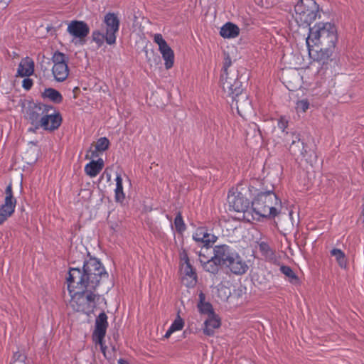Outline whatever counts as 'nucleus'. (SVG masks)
<instances>
[{"mask_svg":"<svg viewBox=\"0 0 364 364\" xmlns=\"http://www.w3.org/2000/svg\"><path fill=\"white\" fill-rule=\"evenodd\" d=\"M162 54V57L165 60L166 68L170 69L173 67L174 63V53L171 47L168 45L165 48L159 50Z\"/></svg>","mask_w":364,"mask_h":364,"instance_id":"obj_26","label":"nucleus"},{"mask_svg":"<svg viewBox=\"0 0 364 364\" xmlns=\"http://www.w3.org/2000/svg\"><path fill=\"white\" fill-rule=\"evenodd\" d=\"M14 213L13 210L4 208L0 205V225L3 224Z\"/></svg>","mask_w":364,"mask_h":364,"instance_id":"obj_36","label":"nucleus"},{"mask_svg":"<svg viewBox=\"0 0 364 364\" xmlns=\"http://www.w3.org/2000/svg\"><path fill=\"white\" fill-rule=\"evenodd\" d=\"M52 72L55 79L58 82L65 81L69 75V68L68 63L61 65L59 64L58 65H53L52 68Z\"/></svg>","mask_w":364,"mask_h":364,"instance_id":"obj_21","label":"nucleus"},{"mask_svg":"<svg viewBox=\"0 0 364 364\" xmlns=\"http://www.w3.org/2000/svg\"><path fill=\"white\" fill-rule=\"evenodd\" d=\"M221 325L220 318L215 314L209 316L204 322L203 333L206 336H213L214 330Z\"/></svg>","mask_w":364,"mask_h":364,"instance_id":"obj_17","label":"nucleus"},{"mask_svg":"<svg viewBox=\"0 0 364 364\" xmlns=\"http://www.w3.org/2000/svg\"><path fill=\"white\" fill-rule=\"evenodd\" d=\"M328 48V49L324 50V47L314 46L312 55L310 56L313 57L315 60L321 62L322 65H324L327 63L335 50L334 48Z\"/></svg>","mask_w":364,"mask_h":364,"instance_id":"obj_15","label":"nucleus"},{"mask_svg":"<svg viewBox=\"0 0 364 364\" xmlns=\"http://www.w3.org/2000/svg\"><path fill=\"white\" fill-rule=\"evenodd\" d=\"M288 125V121L286 120L284 117H281L279 122H278V127L280 129L282 130V132H284L285 129L287 127Z\"/></svg>","mask_w":364,"mask_h":364,"instance_id":"obj_46","label":"nucleus"},{"mask_svg":"<svg viewBox=\"0 0 364 364\" xmlns=\"http://www.w3.org/2000/svg\"><path fill=\"white\" fill-rule=\"evenodd\" d=\"M118 363L119 364H129L126 360L122 359V358H120L118 360Z\"/></svg>","mask_w":364,"mask_h":364,"instance_id":"obj_51","label":"nucleus"},{"mask_svg":"<svg viewBox=\"0 0 364 364\" xmlns=\"http://www.w3.org/2000/svg\"><path fill=\"white\" fill-rule=\"evenodd\" d=\"M285 140L289 144V150L290 153L296 159H304L306 162L309 163H312L316 159L314 151L309 149L299 133L292 132L290 134L287 133Z\"/></svg>","mask_w":364,"mask_h":364,"instance_id":"obj_8","label":"nucleus"},{"mask_svg":"<svg viewBox=\"0 0 364 364\" xmlns=\"http://www.w3.org/2000/svg\"><path fill=\"white\" fill-rule=\"evenodd\" d=\"M232 61L231 58L229 56V55H227L224 60V65H223V73L220 75V82L221 86L223 87V79L226 76H230L232 73H237L238 74V77L237 78H239L240 76L242 75L245 73H248L247 70L245 68H242L241 70H230L228 71V68L231 65Z\"/></svg>","mask_w":364,"mask_h":364,"instance_id":"obj_20","label":"nucleus"},{"mask_svg":"<svg viewBox=\"0 0 364 364\" xmlns=\"http://www.w3.org/2000/svg\"><path fill=\"white\" fill-rule=\"evenodd\" d=\"M69 260L72 266L69 267L68 277L75 275L74 272H79L80 276L87 272L89 274L90 273L91 277H108V274L101 262L95 257H90V252L85 247H75L70 250Z\"/></svg>","mask_w":364,"mask_h":364,"instance_id":"obj_3","label":"nucleus"},{"mask_svg":"<svg viewBox=\"0 0 364 364\" xmlns=\"http://www.w3.org/2000/svg\"><path fill=\"white\" fill-rule=\"evenodd\" d=\"M309 107V101L307 100H302L297 102L296 109L297 112H305L308 109Z\"/></svg>","mask_w":364,"mask_h":364,"instance_id":"obj_42","label":"nucleus"},{"mask_svg":"<svg viewBox=\"0 0 364 364\" xmlns=\"http://www.w3.org/2000/svg\"><path fill=\"white\" fill-rule=\"evenodd\" d=\"M109 141L107 137H101L97 141L95 147L97 151L102 152L109 149Z\"/></svg>","mask_w":364,"mask_h":364,"instance_id":"obj_34","label":"nucleus"},{"mask_svg":"<svg viewBox=\"0 0 364 364\" xmlns=\"http://www.w3.org/2000/svg\"><path fill=\"white\" fill-rule=\"evenodd\" d=\"M173 332H174V331L170 327L169 329L166 331L164 337L168 338L171 335V333Z\"/></svg>","mask_w":364,"mask_h":364,"instance_id":"obj_50","label":"nucleus"},{"mask_svg":"<svg viewBox=\"0 0 364 364\" xmlns=\"http://www.w3.org/2000/svg\"><path fill=\"white\" fill-rule=\"evenodd\" d=\"M38 129H35V127H31L28 129V131L29 132H36V131Z\"/></svg>","mask_w":364,"mask_h":364,"instance_id":"obj_52","label":"nucleus"},{"mask_svg":"<svg viewBox=\"0 0 364 364\" xmlns=\"http://www.w3.org/2000/svg\"><path fill=\"white\" fill-rule=\"evenodd\" d=\"M274 187L262 188L251 203L253 212L259 217L266 219L279 218L285 213H282V201L274 191Z\"/></svg>","mask_w":364,"mask_h":364,"instance_id":"obj_4","label":"nucleus"},{"mask_svg":"<svg viewBox=\"0 0 364 364\" xmlns=\"http://www.w3.org/2000/svg\"><path fill=\"white\" fill-rule=\"evenodd\" d=\"M92 38L100 47L103 44L104 41H105V34L100 33L99 31H94L92 34Z\"/></svg>","mask_w":364,"mask_h":364,"instance_id":"obj_38","label":"nucleus"},{"mask_svg":"<svg viewBox=\"0 0 364 364\" xmlns=\"http://www.w3.org/2000/svg\"><path fill=\"white\" fill-rule=\"evenodd\" d=\"M174 225L178 232L181 233L186 230V225L183 222L181 212H178L174 219Z\"/></svg>","mask_w":364,"mask_h":364,"instance_id":"obj_32","label":"nucleus"},{"mask_svg":"<svg viewBox=\"0 0 364 364\" xmlns=\"http://www.w3.org/2000/svg\"><path fill=\"white\" fill-rule=\"evenodd\" d=\"M34 72V62L29 57L23 58L20 62L17 70L18 75L21 77H29Z\"/></svg>","mask_w":364,"mask_h":364,"instance_id":"obj_16","label":"nucleus"},{"mask_svg":"<svg viewBox=\"0 0 364 364\" xmlns=\"http://www.w3.org/2000/svg\"><path fill=\"white\" fill-rule=\"evenodd\" d=\"M338 41L337 29L331 23L319 22L309 28V36L306 40L309 55H312L314 46L324 47V50L336 47Z\"/></svg>","mask_w":364,"mask_h":364,"instance_id":"obj_5","label":"nucleus"},{"mask_svg":"<svg viewBox=\"0 0 364 364\" xmlns=\"http://www.w3.org/2000/svg\"><path fill=\"white\" fill-rule=\"evenodd\" d=\"M26 355L24 353L17 351L14 353L12 362L10 364H26Z\"/></svg>","mask_w":364,"mask_h":364,"instance_id":"obj_35","label":"nucleus"},{"mask_svg":"<svg viewBox=\"0 0 364 364\" xmlns=\"http://www.w3.org/2000/svg\"><path fill=\"white\" fill-rule=\"evenodd\" d=\"M228 200L230 207L236 212L245 213L250 208V201L245 198L241 192L230 193L228 196Z\"/></svg>","mask_w":364,"mask_h":364,"instance_id":"obj_11","label":"nucleus"},{"mask_svg":"<svg viewBox=\"0 0 364 364\" xmlns=\"http://www.w3.org/2000/svg\"><path fill=\"white\" fill-rule=\"evenodd\" d=\"M274 223H275V225L277 226V221H274Z\"/></svg>","mask_w":364,"mask_h":364,"instance_id":"obj_57","label":"nucleus"},{"mask_svg":"<svg viewBox=\"0 0 364 364\" xmlns=\"http://www.w3.org/2000/svg\"><path fill=\"white\" fill-rule=\"evenodd\" d=\"M107 355H110L112 357V353L109 351H107Z\"/></svg>","mask_w":364,"mask_h":364,"instance_id":"obj_54","label":"nucleus"},{"mask_svg":"<svg viewBox=\"0 0 364 364\" xmlns=\"http://www.w3.org/2000/svg\"><path fill=\"white\" fill-rule=\"evenodd\" d=\"M90 151H91L90 158H97V157H98L99 156L98 152H100V151H97L96 148L95 149V150Z\"/></svg>","mask_w":364,"mask_h":364,"instance_id":"obj_49","label":"nucleus"},{"mask_svg":"<svg viewBox=\"0 0 364 364\" xmlns=\"http://www.w3.org/2000/svg\"><path fill=\"white\" fill-rule=\"evenodd\" d=\"M104 161L98 159L97 161L92 160L85 167V172L90 177L96 176L103 168Z\"/></svg>","mask_w":364,"mask_h":364,"instance_id":"obj_19","label":"nucleus"},{"mask_svg":"<svg viewBox=\"0 0 364 364\" xmlns=\"http://www.w3.org/2000/svg\"><path fill=\"white\" fill-rule=\"evenodd\" d=\"M331 254L332 256L336 257V259L340 266V267L346 269L347 267V259L344 254V252L340 249L333 248L331 251Z\"/></svg>","mask_w":364,"mask_h":364,"instance_id":"obj_29","label":"nucleus"},{"mask_svg":"<svg viewBox=\"0 0 364 364\" xmlns=\"http://www.w3.org/2000/svg\"><path fill=\"white\" fill-rule=\"evenodd\" d=\"M39 106L40 107H43L44 109H43V114L45 115L46 114H50L48 112L51 110V109H54V107L53 105H46V104H43V103H38Z\"/></svg>","mask_w":364,"mask_h":364,"instance_id":"obj_47","label":"nucleus"},{"mask_svg":"<svg viewBox=\"0 0 364 364\" xmlns=\"http://www.w3.org/2000/svg\"><path fill=\"white\" fill-rule=\"evenodd\" d=\"M218 237L213 235L206 232L205 237L203 239V246L206 247L207 248L210 247L214 242H216Z\"/></svg>","mask_w":364,"mask_h":364,"instance_id":"obj_39","label":"nucleus"},{"mask_svg":"<svg viewBox=\"0 0 364 364\" xmlns=\"http://www.w3.org/2000/svg\"><path fill=\"white\" fill-rule=\"evenodd\" d=\"M67 31L74 38H78L79 43L83 45L90 33V28L85 21L74 20L69 23Z\"/></svg>","mask_w":364,"mask_h":364,"instance_id":"obj_10","label":"nucleus"},{"mask_svg":"<svg viewBox=\"0 0 364 364\" xmlns=\"http://www.w3.org/2000/svg\"><path fill=\"white\" fill-rule=\"evenodd\" d=\"M240 33L238 26L231 22L226 23L220 28V34L225 38H233L237 37Z\"/></svg>","mask_w":364,"mask_h":364,"instance_id":"obj_18","label":"nucleus"},{"mask_svg":"<svg viewBox=\"0 0 364 364\" xmlns=\"http://www.w3.org/2000/svg\"><path fill=\"white\" fill-rule=\"evenodd\" d=\"M41 97L43 98H48L51 102L55 104H60L63 102V96L54 88H46L44 92H42Z\"/></svg>","mask_w":364,"mask_h":364,"instance_id":"obj_25","label":"nucleus"},{"mask_svg":"<svg viewBox=\"0 0 364 364\" xmlns=\"http://www.w3.org/2000/svg\"><path fill=\"white\" fill-rule=\"evenodd\" d=\"M232 274L236 275H242L248 269V265L246 262L235 252L230 259L225 265Z\"/></svg>","mask_w":364,"mask_h":364,"instance_id":"obj_12","label":"nucleus"},{"mask_svg":"<svg viewBox=\"0 0 364 364\" xmlns=\"http://www.w3.org/2000/svg\"><path fill=\"white\" fill-rule=\"evenodd\" d=\"M1 205L4 208L13 210V211H15L16 199L14 197L13 195L11 183H10L6 188L4 203Z\"/></svg>","mask_w":364,"mask_h":364,"instance_id":"obj_22","label":"nucleus"},{"mask_svg":"<svg viewBox=\"0 0 364 364\" xmlns=\"http://www.w3.org/2000/svg\"><path fill=\"white\" fill-rule=\"evenodd\" d=\"M104 23L106 26L105 41L109 45H113L116 42V33L119 28V19L117 14L109 12L105 16Z\"/></svg>","mask_w":364,"mask_h":364,"instance_id":"obj_9","label":"nucleus"},{"mask_svg":"<svg viewBox=\"0 0 364 364\" xmlns=\"http://www.w3.org/2000/svg\"><path fill=\"white\" fill-rule=\"evenodd\" d=\"M182 270L184 275L190 279V281L186 285L188 287L195 286L198 282V277L196 269L191 265V263H188L182 266Z\"/></svg>","mask_w":364,"mask_h":364,"instance_id":"obj_24","label":"nucleus"},{"mask_svg":"<svg viewBox=\"0 0 364 364\" xmlns=\"http://www.w3.org/2000/svg\"><path fill=\"white\" fill-rule=\"evenodd\" d=\"M43 109L44 108L40 107L38 103L29 102L25 110V119L35 127V129L42 127L44 130L50 132L58 129L62 123L60 113L45 115Z\"/></svg>","mask_w":364,"mask_h":364,"instance_id":"obj_6","label":"nucleus"},{"mask_svg":"<svg viewBox=\"0 0 364 364\" xmlns=\"http://www.w3.org/2000/svg\"><path fill=\"white\" fill-rule=\"evenodd\" d=\"M294 11L298 25L308 27L318 15L319 6L314 0H300L295 5Z\"/></svg>","mask_w":364,"mask_h":364,"instance_id":"obj_7","label":"nucleus"},{"mask_svg":"<svg viewBox=\"0 0 364 364\" xmlns=\"http://www.w3.org/2000/svg\"><path fill=\"white\" fill-rule=\"evenodd\" d=\"M200 262L203 269L205 272L214 275L217 274L219 272L220 268V267H222L220 262H218L217 260L215 259L214 256H213L210 259H208L205 262L203 261L202 259H200Z\"/></svg>","mask_w":364,"mask_h":364,"instance_id":"obj_23","label":"nucleus"},{"mask_svg":"<svg viewBox=\"0 0 364 364\" xmlns=\"http://www.w3.org/2000/svg\"><path fill=\"white\" fill-rule=\"evenodd\" d=\"M280 271L288 278V280L290 283L293 284H298L299 283V279L298 276L294 273L293 269L289 266L282 265L280 267Z\"/></svg>","mask_w":364,"mask_h":364,"instance_id":"obj_27","label":"nucleus"},{"mask_svg":"<svg viewBox=\"0 0 364 364\" xmlns=\"http://www.w3.org/2000/svg\"><path fill=\"white\" fill-rule=\"evenodd\" d=\"M79 88L77 87H75V88L74 89V90H78Z\"/></svg>","mask_w":364,"mask_h":364,"instance_id":"obj_56","label":"nucleus"},{"mask_svg":"<svg viewBox=\"0 0 364 364\" xmlns=\"http://www.w3.org/2000/svg\"><path fill=\"white\" fill-rule=\"evenodd\" d=\"M112 350L114 351L115 350V348L113 346L112 347Z\"/></svg>","mask_w":364,"mask_h":364,"instance_id":"obj_55","label":"nucleus"},{"mask_svg":"<svg viewBox=\"0 0 364 364\" xmlns=\"http://www.w3.org/2000/svg\"><path fill=\"white\" fill-rule=\"evenodd\" d=\"M125 198L123 193L122 178L120 175L116 178L115 199L117 201H122Z\"/></svg>","mask_w":364,"mask_h":364,"instance_id":"obj_30","label":"nucleus"},{"mask_svg":"<svg viewBox=\"0 0 364 364\" xmlns=\"http://www.w3.org/2000/svg\"><path fill=\"white\" fill-rule=\"evenodd\" d=\"M206 232H207L204 228H198L196 233L193 235V240L196 242H203V239L205 237Z\"/></svg>","mask_w":364,"mask_h":364,"instance_id":"obj_40","label":"nucleus"},{"mask_svg":"<svg viewBox=\"0 0 364 364\" xmlns=\"http://www.w3.org/2000/svg\"><path fill=\"white\" fill-rule=\"evenodd\" d=\"M74 273L75 275L67 278L68 289L70 294L73 292L70 305L75 311L90 315L100 298L95 291L102 278L91 277L87 272L80 277L79 272Z\"/></svg>","mask_w":364,"mask_h":364,"instance_id":"obj_1","label":"nucleus"},{"mask_svg":"<svg viewBox=\"0 0 364 364\" xmlns=\"http://www.w3.org/2000/svg\"><path fill=\"white\" fill-rule=\"evenodd\" d=\"M259 250L261 254L269 260H272L275 258L274 251L270 247L268 243L261 242L259 244Z\"/></svg>","mask_w":364,"mask_h":364,"instance_id":"obj_28","label":"nucleus"},{"mask_svg":"<svg viewBox=\"0 0 364 364\" xmlns=\"http://www.w3.org/2000/svg\"><path fill=\"white\" fill-rule=\"evenodd\" d=\"M92 341H93V342L95 343V344L100 345L101 351L103 353L104 356L107 359L110 360L111 359V356L110 355H107V347L105 345L104 339H101L100 341H99L96 338H92Z\"/></svg>","mask_w":364,"mask_h":364,"instance_id":"obj_41","label":"nucleus"},{"mask_svg":"<svg viewBox=\"0 0 364 364\" xmlns=\"http://www.w3.org/2000/svg\"><path fill=\"white\" fill-rule=\"evenodd\" d=\"M22 86L25 90H29L31 88V87L33 86L32 79L28 78V77L25 78L23 80Z\"/></svg>","mask_w":364,"mask_h":364,"instance_id":"obj_45","label":"nucleus"},{"mask_svg":"<svg viewBox=\"0 0 364 364\" xmlns=\"http://www.w3.org/2000/svg\"><path fill=\"white\" fill-rule=\"evenodd\" d=\"M154 41L158 44L159 50L168 46L166 41L163 38L162 35L160 33L155 34Z\"/></svg>","mask_w":364,"mask_h":364,"instance_id":"obj_43","label":"nucleus"},{"mask_svg":"<svg viewBox=\"0 0 364 364\" xmlns=\"http://www.w3.org/2000/svg\"><path fill=\"white\" fill-rule=\"evenodd\" d=\"M237 73H232L230 76L223 79V90L231 100V106L235 105L237 113L245 117L252 111V102L250 100L245 89L247 85L249 73L240 76Z\"/></svg>","mask_w":364,"mask_h":364,"instance_id":"obj_2","label":"nucleus"},{"mask_svg":"<svg viewBox=\"0 0 364 364\" xmlns=\"http://www.w3.org/2000/svg\"><path fill=\"white\" fill-rule=\"evenodd\" d=\"M105 173L107 174V180L109 181L110 180V175L108 173H107L106 171H105L103 174H105Z\"/></svg>","mask_w":364,"mask_h":364,"instance_id":"obj_53","label":"nucleus"},{"mask_svg":"<svg viewBox=\"0 0 364 364\" xmlns=\"http://www.w3.org/2000/svg\"><path fill=\"white\" fill-rule=\"evenodd\" d=\"M199 301L198 303V304H200V306L203 304V303H205V294L203 292V291H200L199 293Z\"/></svg>","mask_w":364,"mask_h":364,"instance_id":"obj_48","label":"nucleus"},{"mask_svg":"<svg viewBox=\"0 0 364 364\" xmlns=\"http://www.w3.org/2000/svg\"><path fill=\"white\" fill-rule=\"evenodd\" d=\"M180 259L181 262H183L181 263V266L191 263L187 251L185 249H183L182 251L180 252Z\"/></svg>","mask_w":364,"mask_h":364,"instance_id":"obj_44","label":"nucleus"},{"mask_svg":"<svg viewBox=\"0 0 364 364\" xmlns=\"http://www.w3.org/2000/svg\"><path fill=\"white\" fill-rule=\"evenodd\" d=\"M69 58L65 54L56 50L52 57V61L54 63L53 65H58L59 64H67L68 63Z\"/></svg>","mask_w":364,"mask_h":364,"instance_id":"obj_31","label":"nucleus"},{"mask_svg":"<svg viewBox=\"0 0 364 364\" xmlns=\"http://www.w3.org/2000/svg\"><path fill=\"white\" fill-rule=\"evenodd\" d=\"M215 259L223 266L234 255L235 252H233L231 248L227 245H216L213 248Z\"/></svg>","mask_w":364,"mask_h":364,"instance_id":"obj_14","label":"nucleus"},{"mask_svg":"<svg viewBox=\"0 0 364 364\" xmlns=\"http://www.w3.org/2000/svg\"><path fill=\"white\" fill-rule=\"evenodd\" d=\"M107 327V316L103 311L96 317L95 329L93 331L92 337L96 338L99 341L101 339H105Z\"/></svg>","mask_w":364,"mask_h":364,"instance_id":"obj_13","label":"nucleus"},{"mask_svg":"<svg viewBox=\"0 0 364 364\" xmlns=\"http://www.w3.org/2000/svg\"><path fill=\"white\" fill-rule=\"evenodd\" d=\"M197 307L201 314H208V316L215 314L213 306L210 302L203 303L201 306L197 304Z\"/></svg>","mask_w":364,"mask_h":364,"instance_id":"obj_33","label":"nucleus"},{"mask_svg":"<svg viewBox=\"0 0 364 364\" xmlns=\"http://www.w3.org/2000/svg\"><path fill=\"white\" fill-rule=\"evenodd\" d=\"M180 311H178L177 316L171 326H170L174 331L181 330L184 326V321L180 316Z\"/></svg>","mask_w":364,"mask_h":364,"instance_id":"obj_37","label":"nucleus"}]
</instances>
